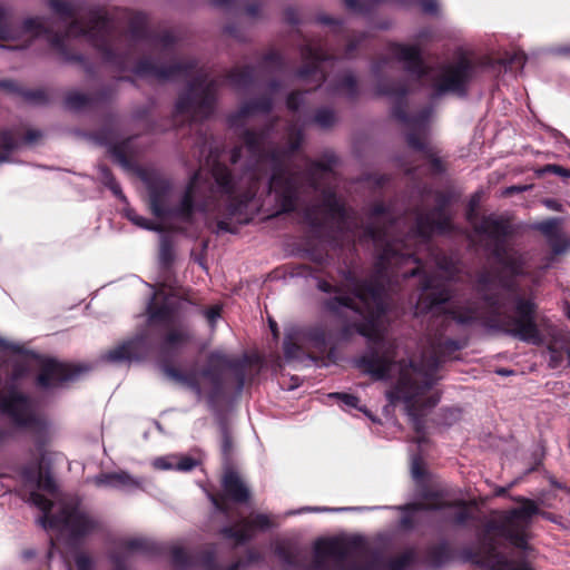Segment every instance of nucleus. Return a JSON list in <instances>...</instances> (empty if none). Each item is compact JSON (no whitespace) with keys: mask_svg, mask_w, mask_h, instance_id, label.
Instances as JSON below:
<instances>
[{"mask_svg":"<svg viewBox=\"0 0 570 570\" xmlns=\"http://www.w3.org/2000/svg\"><path fill=\"white\" fill-rule=\"evenodd\" d=\"M387 215L383 205H375L371 223L365 229L377 250L375 275L368 282H358L348 276L342 286L318 281L317 287L331 296L324 301L326 309L347 321L342 337L352 332L372 341L375 346L358 361V366L376 381H391L385 396L391 405L403 404L413 429L420 433L426 412L434 407L440 396L432 389L435 371L460 348L459 344L442 335L429 336L419 364L401 357L394 341L384 336L385 313L384 287L390 277L399 275L403 265L415 263L409 244L395 238L386 227Z\"/></svg>","mask_w":570,"mask_h":570,"instance_id":"nucleus-1","label":"nucleus"},{"mask_svg":"<svg viewBox=\"0 0 570 570\" xmlns=\"http://www.w3.org/2000/svg\"><path fill=\"white\" fill-rule=\"evenodd\" d=\"M272 129L265 128L258 132H244V147H236L230 153L229 169L223 164H216L212 174L215 187L210 190L208 202L195 204L200 189L202 174L196 173L179 203H171V186L165 179H154L149 183V205L157 217H177L188 222L195 208L208 210L217 194L225 198L226 214L238 224L249 220L246 213L248 203L259 190L274 191L282 210L291 212L297 207L298 200L309 188L321 190L322 204L318 212L325 217L337 220L347 218L343 203L326 185L333 179L334 173L330 164L312 163L306 173L295 170L289 164V155L302 142V132L296 125H291L286 134V149L273 146Z\"/></svg>","mask_w":570,"mask_h":570,"instance_id":"nucleus-2","label":"nucleus"},{"mask_svg":"<svg viewBox=\"0 0 570 570\" xmlns=\"http://www.w3.org/2000/svg\"><path fill=\"white\" fill-rule=\"evenodd\" d=\"M478 292L487 303L488 311H481L475 303L455 304L446 313L460 325L482 321L484 325L515 337L522 342L541 345L542 327L547 320L538 313L531 296L517 292L512 279L492 269L483 271L478 279Z\"/></svg>","mask_w":570,"mask_h":570,"instance_id":"nucleus-3","label":"nucleus"},{"mask_svg":"<svg viewBox=\"0 0 570 570\" xmlns=\"http://www.w3.org/2000/svg\"><path fill=\"white\" fill-rule=\"evenodd\" d=\"M520 505L508 511L491 513L479 534L481 560L490 570H532L525 561L509 560L497 551L498 540L504 539L520 549H527L529 529L533 517L541 513L539 505L530 499H513ZM543 515H547L542 512Z\"/></svg>","mask_w":570,"mask_h":570,"instance_id":"nucleus-4","label":"nucleus"},{"mask_svg":"<svg viewBox=\"0 0 570 570\" xmlns=\"http://www.w3.org/2000/svg\"><path fill=\"white\" fill-rule=\"evenodd\" d=\"M79 36L87 37L102 52L107 61L126 70L129 68L127 56L130 55L131 47L145 36V19L141 16L136 17L131 21L129 32L117 37L104 13L90 11L86 21L79 19L72 21L63 37Z\"/></svg>","mask_w":570,"mask_h":570,"instance_id":"nucleus-5","label":"nucleus"},{"mask_svg":"<svg viewBox=\"0 0 570 570\" xmlns=\"http://www.w3.org/2000/svg\"><path fill=\"white\" fill-rule=\"evenodd\" d=\"M29 501L39 508L43 515L39 519L45 529H58L77 538L92 532L98 523L97 521L78 503L60 502L59 513L49 515L52 501L41 494L39 491L47 492L50 495L56 493V484L51 476L38 472L37 478L30 481Z\"/></svg>","mask_w":570,"mask_h":570,"instance_id":"nucleus-6","label":"nucleus"},{"mask_svg":"<svg viewBox=\"0 0 570 570\" xmlns=\"http://www.w3.org/2000/svg\"><path fill=\"white\" fill-rule=\"evenodd\" d=\"M393 55L406 63V69L411 72L412 77L422 83H430L436 94L464 92L471 72V66L468 61L461 60L455 65L433 70L423 66L420 51L415 46L396 45L393 48Z\"/></svg>","mask_w":570,"mask_h":570,"instance_id":"nucleus-7","label":"nucleus"},{"mask_svg":"<svg viewBox=\"0 0 570 570\" xmlns=\"http://www.w3.org/2000/svg\"><path fill=\"white\" fill-rule=\"evenodd\" d=\"M237 366L236 360L228 357L222 351H214L209 353L207 367L203 370L183 371L164 365L163 373L176 385L193 392L199 401L206 397L213 403L223 393L220 372L224 368H236Z\"/></svg>","mask_w":570,"mask_h":570,"instance_id":"nucleus-8","label":"nucleus"},{"mask_svg":"<svg viewBox=\"0 0 570 570\" xmlns=\"http://www.w3.org/2000/svg\"><path fill=\"white\" fill-rule=\"evenodd\" d=\"M476 234L485 237L492 245V255L512 276L524 275L528 256L507 245L504 239L513 233L510 222L503 217L490 215L479 222L471 219Z\"/></svg>","mask_w":570,"mask_h":570,"instance_id":"nucleus-9","label":"nucleus"},{"mask_svg":"<svg viewBox=\"0 0 570 570\" xmlns=\"http://www.w3.org/2000/svg\"><path fill=\"white\" fill-rule=\"evenodd\" d=\"M148 321L151 324L165 326L163 340L165 351H179L194 340V333L177 311L175 301L165 295L163 289L154 294L148 305Z\"/></svg>","mask_w":570,"mask_h":570,"instance_id":"nucleus-10","label":"nucleus"},{"mask_svg":"<svg viewBox=\"0 0 570 570\" xmlns=\"http://www.w3.org/2000/svg\"><path fill=\"white\" fill-rule=\"evenodd\" d=\"M216 88V81H208L203 70L196 71L194 81L178 98L176 115L193 121L208 117L214 108Z\"/></svg>","mask_w":570,"mask_h":570,"instance_id":"nucleus-11","label":"nucleus"},{"mask_svg":"<svg viewBox=\"0 0 570 570\" xmlns=\"http://www.w3.org/2000/svg\"><path fill=\"white\" fill-rule=\"evenodd\" d=\"M394 116L404 121L407 127L406 140L413 149L423 151L426 158H430L435 170H441V161L435 157L433 147L428 139V119L431 110H424L421 115L406 118L404 112L397 107L393 111Z\"/></svg>","mask_w":570,"mask_h":570,"instance_id":"nucleus-12","label":"nucleus"},{"mask_svg":"<svg viewBox=\"0 0 570 570\" xmlns=\"http://www.w3.org/2000/svg\"><path fill=\"white\" fill-rule=\"evenodd\" d=\"M350 543L344 539H324L315 546V568L343 570L350 557Z\"/></svg>","mask_w":570,"mask_h":570,"instance_id":"nucleus-13","label":"nucleus"},{"mask_svg":"<svg viewBox=\"0 0 570 570\" xmlns=\"http://www.w3.org/2000/svg\"><path fill=\"white\" fill-rule=\"evenodd\" d=\"M46 31L47 28L41 18L27 19L19 28H13L8 22L7 10L3 7H0V39L21 41V43L13 46L12 48H26L36 37Z\"/></svg>","mask_w":570,"mask_h":570,"instance_id":"nucleus-14","label":"nucleus"},{"mask_svg":"<svg viewBox=\"0 0 570 570\" xmlns=\"http://www.w3.org/2000/svg\"><path fill=\"white\" fill-rule=\"evenodd\" d=\"M451 292L435 275H424L421 293L415 305V314H426L440 308L449 301Z\"/></svg>","mask_w":570,"mask_h":570,"instance_id":"nucleus-15","label":"nucleus"},{"mask_svg":"<svg viewBox=\"0 0 570 570\" xmlns=\"http://www.w3.org/2000/svg\"><path fill=\"white\" fill-rule=\"evenodd\" d=\"M436 199L440 208L417 216L415 230L409 236V240L415 238L420 243H425L433 232L445 233L451 229L450 216L441 208L444 199L441 195H436Z\"/></svg>","mask_w":570,"mask_h":570,"instance_id":"nucleus-16","label":"nucleus"},{"mask_svg":"<svg viewBox=\"0 0 570 570\" xmlns=\"http://www.w3.org/2000/svg\"><path fill=\"white\" fill-rule=\"evenodd\" d=\"M224 494H209V500L215 508L223 512L228 513L229 508L226 498L232 499L235 502H246L250 492L246 484L243 482L240 476L234 471H227L223 478Z\"/></svg>","mask_w":570,"mask_h":570,"instance_id":"nucleus-17","label":"nucleus"},{"mask_svg":"<svg viewBox=\"0 0 570 570\" xmlns=\"http://www.w3.org/2000/svg\"><path fill=\"white\" fill-rule=\"evenodd\" d=\"M0 410L18 425L29 426L35 422V414L29 400L17 391L0 395Z\"/></svg>","mask_w":570,"mask_h":570,"instance_id":"nucleus-18","label":"nucleus"},{"mask_svg":"<svg viewBox=\"0 0 570 570\" xmlns=\"http://www.w3.org/2000/svg\"><path fill=\"white\" fill-rule=\"evenodd\" d=\"M79 370L75 366L46 360L41 363V372L38 376V385L43 389H52L73 380Z\"/></svg>","mask_w":570,"mask_h":570,"instance_id":"nucleus-19","label":"nucleus"},{"mask_svg":"<svg viewBox=\"0 0 570 570\" xmlns=\"http://www.w3.org/2000/svg\"><path fill=\"white\" fill-rule=\"evenodd\" d=\"M274 523L267 514H256L250 520L243 519L236 527H226L222 530V534L236 543H243L249 540L254 529L265 530L273 527Z\"/></svg>","mask_w":570,"mask_h":570,"instance_id":"nucleus-20","label":"nucleus"},{"mask_svg":"<svg viewBox=\"0 0 570 570\" xmlns=\"http://www.w3.org/2000/svg\"><path fill=\"white\" fill-rule=\"evenodd\" d=\"M191 63L175 62L169 67L155 65L149 58L141 59L134 68V72L139 77L155 78L157 80L174 79L184 73L187 68H193Z\"/></svg>","mask_w":570,"mask_h":570,"instance_id":"nucleus-21","label":"nucleus"},{"mask_svg":"<svg viewBox=\"0 0 570 570\" xmlns=\"http://www.w3.org/2000/svg\"><path fill=\"white\" fill-rule=\"evenodd\" d=\"M149 351V345L145 336H137L134 340L111 348L105 355L109 362L120 363L125 361L138 360L145 356Z\"/></svg>","mask_w":570,"mask_h":570,"instance_id":"nucleus-22","label":"nucleus"},{"mask_svg":"<svg viewBox=\"0 0 570 570\" xmlns=\"http://www.w3.org/2000/svg\"><path fill=\"white\" fill-rule=\"evenodd\" d=\"M561 224V218H550L534 225V228L549 239L556 254L563 253L570 246V240L560 229Z\"/></svg>","mask_w":570,"mask_h":570,"instance_id":"nucleus-23","label":"nucleus"},{"mask_svg":"<svg viewBox=\"0 0 570 570\" xmlns=\"http://www.w3.org/2000/svg\"><path fill=\"white\" fill-rule=\"evenodd\" d=\"M302 56L305 61V66L301 69L299 77L304 78L313 73L317 76L318 79H323L324 76L318 70L320 62L327 58L323 49L316 43H308L303 49Z\"/></svg>","mask_w":570,"mask_h":570,"instance_id":"nucleus-24","label":"nucleus"},{"mask_svg":"<svg viewBox=\"0 0 570 570\" xmlns=\"http://www.w3.org/2000/svg\"><path fill=\"white\" fill-rule=\"evenodd\" d=\"M97 487L128 489L139 485V482L125 471L101 473L92 479Z\"/></svg>","mask_w":570,"mask_h":570,"instance_id":"nucleus-25","label":"nucleus"},{"mask_svg":"<svg viewBox=\"0 0 570 570\" xmlns=\"http://www.w3.org/2000/svg\"><path fill=\"white\" fill-rule=\"evenodd\" d=\"M271 107L272 101L269 99H263L259 102H246L237 110V112L229 117L230 126L239 127L248 117H252L257 112H266Z\"/></svg>","mask_w":570,"mask_h":570,"instance_id":"nucleus-26","label":"nucleus"},{"mask_svg":"<svg viewBox=\"0 0 570 570\" xmlns=\"http://www.w3.org/2000/svg\"><path fill=\"white\" fill-rule=\"evenodd\" d=\"M0 346L12 351V356L10 360L13 365L12 380L20 377L26 371H28L35 361L33 355L21 353L20 348L16 345L6 344L3 341H1Z\"/></svg>","mask_w":570,"mask_h":570,"instance_id":"nucleus-27","label":"nucleus"},{"mask_svg":"<svg viewBox=\"0 0 570 570\" xmlns=\"http://www.w3.org/2000/svg\"><path fill=\"white\" fill-rule=\"evenodd\" d=\"M254 77V69L249 67L235 69L229 76L228 80L235 88L246 87Z\"/></svg>","mask_w":570,"mask_h":570,"instance_id":"nucleus-28","label":"nucleus"},{"mask_svg":"<svg viewBox=\"0 0 570 570\" xmlns=\"http://www.w3.org/2000/svg\"><path fill=\"white\" fill-rule=\"evenodd\" d=\"M18 145L16 137L9 130L0 131V164L8 160L9 153Z\"/></svg>","mask_w":570,"mask_h":570,"instance_id":"nucleus-29","label":"nucleus"},{"mask_svg":"<svg viewBox=\"0 0 570 570\" xmlns=\"http://www.w3.org/2000/svg\"><path fill=\"white\" fill-rule=\"evenodd\" d=\"M377 94L387 96L393 102H399L407 92L405 86L391 87L386 82H380L377 85Z\"/></svg>","mask_w":570,"mask_h":570,"instance_id":"nucleus-30","label":"nucleus"},{"mask_svg":"<svg viewBox=\"0 0 570 570\" xmlns=\"http://www.w3.org/2000/svg\"><path fill=\"white\" fill-rule=\"evenodd\" d=\"M434 263L439 272L442 273L446 279H451L458 271L454 262L444 255H435Z\"/></svg>","mask_w":570,"mask_h":570,"instance_id":"nucleus-31","label":"nucleus"},{"mask_svg":"<svg viewBox=\"0 0 570 570\" xmlns=\"http://www.w3.org/2000/svg\"><path fill=\"white\" fill-rule=\"evenodd\" d=\"M125 548L128 551H144V552H154L158 549L157 546L153 541L145 539V538L129 539L125 542Z\"/></svg>","mask_w":570,"mask_h":570,"instance_id":"nucleus-32","label":"nucleus"},{"mask_svg":"<svg viewBox=\"0 0 570 570\" xmlns=\"http://www.w3.org/2000/svg\"><path fill=\"white\" fill-rule=\"evenodd\" d=\"M313 121L320 128L327 129L336 124L337 117L333 110L323 108V109L317 110Z\"/></svg>","mask_w":570,"mask_h":570,"instance_id":"nucleus-33","label":"nucleus"},{"mask_svg":"<svg viewBox=\"0 0 570 570\" xmlns=\"http://www.w3.org/2000/svg\"><path fill=\"white\" fill-rule=\"evenodd\" d=\"M50 7L59 14L71 17L76 9L68 0H49Z\"/></svg>","mask_w":570,"mask_h":570,"instance_id":"nucleus-34","label":"nucleus"},{"mask_svg":"<svg viewBox=\"0 0 570 570\" xmlns=\"http://www.w3.org/2000/svg\"><path fill=\"white\" fill-rule=\"evenodd\" d=\"M453 520L456 524H464L472 518L471 507L465 503L454 505Z\"/></svg>","mask_w":570,"mask_h":570,"instance_id":"nucleus-35","label":"nucleus"},{"mask_svg":"<svg viewBox=\"0 0 570 570\" xmlns=\"http://www.w3.org/2000/svg\"><path fill=\"white\" fill-rule=\"evenodd\" d=\"M101 178L104 183L112 190V193L118 197H124L119 185L115 181L110 171L106 167H100Z\"/></svg>","mask_w":570,"mask_h":570,"instance_id":"nucleus-36","label":"nucleus"},{"mask_svg":"<svg viewBox=\"0 0 570 570\" xmlns=\"http://www.w3.org/2000/svg\"><path fill=\"white\" fill-rule=\"evenodd\" d=\"M340 90L346 94L347 96H354L356 92V80L355 77L352 73L344 75L341 85Z\"/></svg>","mask_w":570,"mask_h":570,"instance_id":"nucleus-37","label":"nucleus"},{"mask_svg":"<svg viewBox=\"0 0 570 570\" xmlns=\"http://www.w3.org/2000/svg\"><path fill=\"white\" fill-rule=\"evenodd\" d=\"M88 101L87 96L80 92H71L68 95L66 102L70 108L77 109L85 106Z\"/></svg>","mask_w":570,"mask_h":570,"instance_id":"nucleus-38","label":"nucleus"},{"mask_svg":"<svg viewBox=\"0 0 570 570\" xmlns=\"http://www.w3.org/2000/svg\"><path fill=\"white\" fill-rule=\"evenodd\" d=\"M170 554L175 564L183 566L185 563L186 552L184 551L181 546L173 544L170 547Z\"/></svg>","mask_w":570,"mask_h":570,"instance_id":"nucleus-39","label":"nucleus"},{"mask_svg":"<svg viewBox=\"0 0 570 570\" xmlns=\"http://www.w3.org/2000/svg\"><path fill=\"white\" fill-rule=\"evenodd\" d=\"M299 346L293 342L291 336H287L284 341V351L285 355L289 358L296 357L298 355Z\"/></svg>","mask_w":570,"mask_h":570,"instance_id":"nucleus-40","label":"nucleus"},{"mask_svg":"<svg viewBox=\"0 0 570 570\" xmlns=\"http://www.w3.org/2000/svg\"><path fill=\"white\" fill-rule=\"evenodd\" d=\"M174 464H175V469H177L179 471H190L191 469H194L196 466L197 462H196V460H194L189 456H185V458H181L178 461H176Z\"/></svg>","mask_w":570,"mask_h":570,"instance_id":"nucleus-41","label":"nucleus"},{"mask_svg":"<svg viewBox=\"0 0 570 570\" xmlns=\"http://www.w3.org/2000/svg\"><path fill=\"white\" fill-rule=\"evenodd\" d=\"M332 396L340 399L345 405H347L350 407H358L360 400L355 395L347 394V393H335V394H332Z\"/></svg>","mask_w":570,"mask_h":570,"instance_id":"nucleus-42","label":"nucleus"},{"mask_svg":"<svg viewBox=\"0 0 570 570\" xmlns=\"http://www.w3.org/2000/svg\"><path fill=\"white\" fill-rule=\"evenodd\" d=\"M303 101L304 95L302 92H293L287 98V108L291 110H297Z\"/></svg>","mask_w":570,"mask_h":570,"instance_id":"nucleus-43","label":"nucleus"},{"mask_svg":"<svg viewBox=\"0 0 570 570\" xmlns=\"http://www.w3.org/2000/svg\"><path fill=\"white\" fill-rule=\"evenodd\" d=\"M330 336L331 334H327L318 328H314L313 331L309 332L311 340L314 341L315 345L317 346L325 344L327 337Z\"/></svg>","mask_w":570,"mask_h":570,"instance_id":"nucleus-44","label":"nucleus"},{"mask_svg":"<svg viewBox=\"0 0 570 570\" xmlns=\"http://www.w3.org/2000/svg\"><path fill=\"white\" fill-rule=\"evenodd\" d=\"M549 351L551 353V362L559 363L561 360V348L559 345V338L554 337L553 342L549 345Z\"/></svg>","mask_w":570,"mask_h":570,"instance_id":"nucleus-45","label":"nucleus"},{"mask_svg":"<svg viewBox=\"0 0 570 570\" xmlns=\"http://www.w3.org/2000/svg\"><path fill=\"white\" fill-rule=\"evenodd\" d=\"M91 559L85 553H78L76 557L77 570H90Z\"/></svg>","mask_w":570,"mask_h":570,"instance_id":"nucleus-46","label":"nucleus"},{"mask_svg":"<svg viewBox=\"0 0 570 570\" xmlns=\"http://www.w3.org/2000/svg\"><path fill=\"white\" fill-rule=\"evenodd\" d=\"M412 560L411 554H403L392 563V570H403Z\"/></svg>","mask_w":570,"mask_h":570,"instance_id":"nucleus-47","label":"nucleus"},{"mask_svg":"<svg viewBox=\"0 0 570 570\" xmlns=\"http://www.w3.org/2000/svg\"><path fill=\"white\" fill-rule=\"evenodd\" d=\"M173 459L159 458L155 461V466L163 470L175 469Z\"/></svg>","mask_w":570,"mask_h":570,"instance_id":"nucleus-48","label":"nucleus"},{"mask_svg":"<svg viewBox=\"0 0 570 570\" xmlns=\"http://www.w3.org/2000/svg\"><path fill=\"white\" fill-rule=\"evenodd\" d=\"M128 217L130 220H132L136 225L147 228V229H155V227L147 223V220L138 215L128 214Z\"/></svg>","mask_w":570,"mask_h":570,"instance_id":"nucleus-49","label":"nucleus"},{"mask_svg":"<svg viewBox=\"0 0 570 570\" xmlns=\"http://www.w3.org/2000/svg\"><path fill=\"white\" fill-rule=\"evenodd\" d=\"M524 62H525V56L522 52L514 53L508 61V63L511 66L518 65L521 67L524 65Z\"/></svg>","mask_w":570,"mask_h":570,"instance_id":"nucleus-50","label":"nucleus"},{"mask_svg":"<svg viewBox=\"0 0 570 570\" xmlns=\"http://www.w3.org/2000/svg\"><path fill=\"white\" fill-rule=\"evenodd\" d=\"M160 258L163 262L168 263L170 261V246L167 242L161 243Z\"/></svg>","mask_w":570,"mask_h":570,"instance_id":"nucleus-51","label":"nucleus"},{"mask_svg":"<svg viewBox=\"0 0 570 570\" xmlns=\"http://www.w3.org/2000/svg\"><path fill=\"white\" fill-rule=\"evenodd\" d=\"M547 171H551V173H554L557 175H560V176H563V177H568L570 176V171L566 168H562L560 166H556V165H549L547 168H546Z\"/></svg>","mask_w":570,"mask_h":570,"instance_id":"nucleus-52","label":"nucleus"},{"mask_svg":"<svg viewBox=\"0 0 570 570\" xmlns=\"http://www.w3.org/2000/svg\"><path fill=\"white\" fill-rule=\"evenodd\" d=\"M543 204L547 208H549L551 210H556V212L562 210V205L554 199H544Z\"/></svg>","mask_w":570,"mask_h":570,"instance_id":"nucleus-53","label":"nucleus"},{"mask_svg":"<svg viewBox=\"0 0 570 570\" xmlns=\"http://www.w3.org/2000/svg\"><path fill=\"white\" fill-rule=\"evenodd\" d=\"M445 505H448V503L445 501H443V500L438 498L434 501L425 503L424 508H426V509H442Z\"/></svg>","mask_w":570,"mask_h":570,"instance_id":"nucleus-54","label":"nucleus"},{"mask_svg":"<svg viewBox=\"0 0 570 570\" xmlns=\"http://www.w3.org/2000/svg\"><path fill=\"white\" fill-rule=\"evenodd\" d=\"M345 2V6L355 11V12H363V6L361 3H358L357 0H344Z\"/></svg>","mask_w":570,"mask_h":570,"instance_id":"nucleus-55","label":"nucleus"},{"mask_svg":"<svg viewBox=\"0 0 570 570\" xmlns=\"http://www.w3.org/2000/svg\"><path fill=\"white\" fill-rule=\"evenodd\" d=\"M0 88L4 89V90H8L10 92H16L18 91V86L17 83H14L13 81L11 80H3V81H0Z\"/></svg>","mask_w":570,"mask_h":570,"instance_id":"nucleus-56","label":"nucleus"},{"mask_svg":"<svg viewBox=\"0 0 570 570\" xmlns=\"http://www.w3.org/2000/svg\"><path fill=\"white\" fill-rule=\"evenodd\" d=\"M50 42L55 48L62 50V47H63V43H62L63 37L62 36H59V35L51 36Z\"/></svg>","mask_w":570,"mask_h":570,"instance_id":"nucleus-57","label":"nucleus"},{"mask_svg":"<svg viewBox=\"0 0 570 570\" xmlns=\"http://www.w3.org/2000/svg\"><path fill=\"white\" fill-rule=\"evenodd\" d=\"M230 450H232V439L227 433H225L224 440H223V451L225 454H229Z\"/></svg>","mask_w":570,"mask_h":570,"instance_id":"nucleus-58","label":"nucleus"},{"mask_svg":"<svg viewBox=\"0 0 570 570\" xmlns=\"http://www.w3.org/2000/svg\"><path fill=\"white\" fill-rule=\"evenodd\" d=\"M219 232H229V233H232V232H234V229L230 228L228 223H226L225 220H219L217 223V233H219Z\"/></svg>","mask_w":570,"mask_h":570,"instance_id":"nucleus-59","label":"nucleus"},{"mask_svg":"<svg viewBox=\"0 0 570 570\" xmlns=\"http://www.w3.org/2000/svg\"><path fill=\"white\" fill-rule=\"evenodd\" d=\"M420 272H421L420 266H415V267L411 268L410 271L402 272V276L404 278H407V277H412V276L420 274Z\"/></svg>","mask_w":570,"mask_h":570,"instance_id":"nucleus-60","label":"nucleus"},{"mask_svg":"<svg viewBox=\"0 0 570 570\" xmlns=\"http://www.w3.org/2000/svg\"><path fill=\"white\" fill-rule=\"evenodd\" d=\"M219 313H220L219 307H213L207 312V317L209 321H215L219 316Z\"/></svg>","mask_w":570,"mask_h":570,"instance_id":"nucleus-61","label":"nucleus"},{"mask_svg":"<svg viewBox=\"0 0 570 570\" xmlns=\"http://www.w3.org/2000/svg\"><path fill=\"white\" fill-rule=\"evenodd\" d=\"M412 474L415 479L421 478L423 474L416 461H414L412 464Z\"/></svg>","mask_w":570,"mask_h":570,"instance_id":"nucleus-62","label":"nucleus"},{"mask_svg":"<svg viewBox=\"0 0 570 570\" xmlns=\"http://www.w3.org/2000/svg\"><path fill=\"white\" fill-rule=\"evenodd\" d=\"M246 13L249 16V17H256L258 14V7L256 6H247L246 7Z\"/></svg>","mask_w":570,"mask_h":570,"instance_id":"nucleus-63","label":"nucleus"},{"mask_svg":"<svg viewBox=\"0 0 570 570\" xmlns=\"http://www.w3.org/2000/svg\"><path fill=\"white\" fill-rule=\"evenodd\" d=\"M39 137H40V134L38 131H29L27 135V140L32 142L36 139H38Z\"/></svg>","mask_w":570,"mask_h":570,"instance_id":"nucleus-64","label":"nucleus"}]
</instances>
